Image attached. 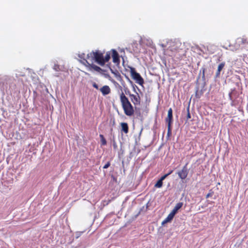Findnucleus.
<instances>
[{
  "mask_svg": "<svg viewBox=\"0 0 248 248\" xmlns=\"http://www.w3.org/2000/svg\"><path fill=\"white\" fill-rule=\"evenodd\" d=\"M90 58H91L92 60H95L101 66H103L106 62L109 60L110 53L109 52H107L105 57H104V53L100 51H93L87 54V59H89Z\"/></svg>",
  "mask_w": 248,
  "mask_h": 248,
  "instance_id": "nucleus-1",
  "label": "nucleus"
},
{
  "mask_svg": "<svg viewBox=\"0 0 248 248\" xmlns=\"http://www.w3.org/2000/svg\"><path fill=\"white\" fill-rule=\"evenodd\" d=\"M120 100L124 114L126 116H132L134 113V107L123 92L120 94Z\"/></svg>",
  "mask_w": 248,
  "mask_h": 248,
  "instance_id": "nucleus-2",
  "label": "nucleus"
},
{
  "mask_svg": "<svg viewBox=\"0 0 248 248\" xmlns=\"http://www.w3.org/2000/svg\"><path fill=\"white\" fill-rule=\"evenodd\" d=\"M130 72L131 76L136 81V82L142 86L144 84V80L140 74L136 72L135 69L133 67H130Z\"/></svg>",
  "mask_w": 248,
  "mask_h": 248,
  "instance_id": "nucleus-3",
  "label": "nucleus"
},
{
  "mask_svg": "<svg viewBox=\"0 0 248 248\" xmlns=\"http://www.w3.org/2000/svg\"><path fill=\"white\" fill-rule=\"evenodd\" d=\"M129 96V98L135 106H139L140 105L141 98L138 93L136 94H132L129 91L126 93Z\"/></svg>",
  "mask_w": 248,
  "mask_h": 248,
  "instance_id": "nucleus-4",
  "label": "nucleus"
},
{
  "mask_svg": "<svg viewBox=\"0 0 248 248\" xmlns=\"http://www.w3.org/2000/svg\"><path fill=\"white\" fill-rule=\"evenodd\" d=\"M188 173V170L187 168V164L184 166L182 169L177 172V174L178 175L180 178L183 180L186 178Z\"/></svg>",
  "mask_w": 248,
  "mask_h": 248,
  "instance_id": "nucleus-5",
  "label": "nucleus"
},
{
  "mask_svg": "<svg viewBox=\"0 0 248 248\" xmlns=\"http://www.w3.org/2000/svg\"><path fill=\"white\" fill-rule=\"evenodd\" d=\"M165 122L167 125H171L173 122L172 109L170 108L168 111L167 117L165 118Z\"/></svg>",
  "mask_w": 248,
  "mask_h": 248,
  "instance_id": "nucleus-6",
  "label": "nucleus"
},
{
  "mask_svg": "<svg viewBox=\"0 0 248 248\" xmlns=\"http://www.w3.org/2000/svg\"><path fill=\"white\" fill-rule=\"evenodd\" d=\"M112 57L113 59V62L114 63H119L120 58L119 54L116 50L115 49H112Z\"/></svg>",
  "mask_w": 248,
  "mask_h": 248,
  "instance_id": "nucleus-7",
  "label": "nucleus"
},
{
  "mask_svg": "<svg viewBox=\"0 0 248 248\" xmlns=\"http://www.w3.org/2000/svg\"><path fill=\"white\" fill-rule=\"evenodd\" d=\"M103 95L108 94L110 93V89L108 85H105L100 89Z\"/></svg>",
  "mask_w": 248,
  "mask_h": 248,
  "instance_id": "nucleus-8",
  "label": "nucleus"
},
{
  "mask_svg": "<svg viewBox=\"0 0 248 248\" xmlns=\"http://www.w3.org/2000/svg\"><path fill=\"white\" fill-rule=\"evenodd\" d=\"M121 131L124 132L125 134H127L129 131V127L126 123H121Z\"/></svg>",
  "mask_w": 248,
  "mask_h": 248,
  "instance_id": "nucleus-9",
  "label": "nucleus"
},
{
  "mask_svg": "<svg viewBox=\"0 0 248 248\" xmlns=\"http://www.w3.org/2000/svg\"><path fill=\"white\" fill-rule=\"evenodd\" d=\"M183 205V202H180L177 203L172 210L171 211V212L174 215H175L177 213L178 210L182 207Z\"/></svg>",
  "mask_w": 248,
  "mask_h": 248,
  "instance_id": "nucleus-10",
  "label": "nucleus"
},
{
  "mask_svg": "<svg viewBox=\"0 0 248 248\" xmlns=\"http://www.w3.org/2000/svg\"><path fill=\"white\" fill-rule=\"evenodd\" d=\"M88 70L90 71H92L93 70L97 72H101L102 71V69L100 67L93 64L91 65Z\"/></svg>",
  "mask_w": 248,
  "mask_h": 248,
  "instance_id": "nucleus-11",
  "label": "nucleus"
},
{
  "mask_svg": "<svg viewBox=\"0 0 248 248\" xmlns=\"http://www.w3.org/2000/svg\"><path fill=\"white\" fill-rule=\"evenodd\" d=\"M225 66V62H221L219 64L217 68V70L216 72V77H218L220 75V71L222 70Z\"/></svg>",
  "mask_w": 248,
  "mask_h": 248,
  "instance_id": "nucleus-12",
  "label": "nucleus"
},
{
  "mask_svg": "<svg viewBox=\"0 0 248 248\" xmlns=\"http://www.w3.org/2000/svg\"><path fill=\"white\" fill-rule=\"evenodd\" d=\"M99 137L101 139V143L102 145H106L107 144V141L105 139L104 136L102 134L99 135Z\"/></svg>",
  "mask_w": 248,
  "mask_h": 248,
  "instance_id": "nucleus-13",
  "label": "nucleus"
},
{
  "mask_svg": "<svg viewBox=\"0 0 248 248\" xmlns=\"http://www.w3.org/2000/svg\"><path fill=\"white\" fill-rule=\"evenodd\" d=\"M174 216H175V215H174L173 213L170 212L168 215L167 217L166 218V220H168L169 222H170L172 220V219L173 218Z\"/></svg>",
  "mask_w": 248,
  "mask_h": 248,
  "instance_id": "nucleus-14",
  "label": "nucleus"
},
{
  "mask_svg": "<svg viewBox=\"0 0 248 248\" xmlns=\"http://www.w3.org/2000/svg\"><path fill=\"white\" fill-rule=\"evenodd\" d=\"M81 62L83 65H84L88 68V69H89V68L92 64L88 62V61L85 59H83V61Z\"/></svg>",
  "mask_w": 248,
  "mask_h": 248,
  "instance_id": "nucleus-15",
  "label": "nucleus"
},
{
  "mask_svg": "<svg viewBox=\"0 0 248 248\" xmlns=\"http://www.w3.org/2000/svg\"><path fill=\"white\" fill-rule=\"evenodd\" d=\"M163 185V181L161 180H158L156 183L155 185V187L157 188H160Z\"/></svg>",
  "mask_w": 248,
  "mask_h": 248,
  "instance_id": "nucleus-16",
  "label": "nucleus"
},
{
  "mask_svg": "<svg viewBox=\"0 0 248 248\" xmlns=\"http://www.w3.org/2000/svg\"><path fill=\"white\" fill-rule=\"evenodd\" d=\"M168 126V131H167V137H170L171 135V125H167Z\"/></svg>",
  "mask_w": 248,
  "mask_h": 248,
  "instance_id": "nucleus-17",
  "label": "nucleus"
},
{
  "mask_svg": "<svg viewBox=\"0 0 248 248\" xmlns=\"http://www.w3.org/2000/svg\"><path fill=\"white\" fill-rule=\"evenodd\" d=\"M241 42L243 44H248V36L242 38Z\"/></svg>",
  "mask_w": 248,
  "mask_h": 248,
  "instance_id": "nucleus-18",
  "label": "nucleus"
},
{
  "mask_svg": "<svg viewBox=\"0 0 248 248\" xmlns=\"http://www.w3.org/2000/svg\"><path fill=\"white\" fill-rule=\"evenodd\" d=\"M173 170H170L169 173L167 174H165L164 175L162 176L160 178V180H161L162 181H163L168 176L170 175L172 172Z\"/></svg>",
  "mask_w": 248,
  "mask_h": 248,
  "instance_id": "nucleus-19",
  "label": "nucleus"
},
{
  "mask_svg": "<svg viewBox=\"0 0 248 248\" xmlns=\"http://www.w3.org/2000/svg\"><path fill=\"white\" fill-rule=\"evenodd\" d=\"M191 118V115L189 112V107L187 108V115H186V119L187 120Z\"/></svg>",
  "mask_w": 248,
  "mask_h": 248,
  "instance_id": "nucleus-20",
  "label": "nucleus"
},
{
  "mask_svg": "<svg viewBox=\"0 0 248 248\" xmlns=\"http://www.w3.org/2000/svg\"><path fill=\"white\" fill-rule=\"evenodd\" d=\"M202 71V78H205V69L204 68H202V69L201 70V72Z\"/></svg>",
  "mask_w": 248,
  "mask_h": 248,
  "instance_id": "nucleus-21",
  "label": "nucleus"
},
{
  "mask_svg": "<svg viewBox=\"0 0 248 248\" xmlns=\"http://www.w3.org/2000/svg\"><path fill=\"white\" fill-rule=\"evenodd\" d=\"M110 165V163L109 162H108L103 167V169H107Z\"/></svg>",
  "mask_w": 248,
  "mask_h": 248,
  "instance_id": "nucleus-22",
  "label": "nucleus"
},
{
  "mask_svg": "<svg viewBox=\"0 0 248 248\" xmlns=\"http://www.w3.org/2000/svg\"><path fill=\"white\" fill-rule=\"evenodd\" d=\"M93 86L94 88L96 89L97 90H98V89H99V88H98V85H97L96 83H95V82H93Z\"/></svg>",
  "mask_w": 248,
  "mask_h": 248,
  "instance_id": "nucleus-23",
  "label": "nucleus"
},
{
  "mask_svg": "<svg viewBox=\"0 0 248 248\" xmlns=\"http://www.w3.org/2000/svg\"><path fill=\"white\" fill-rule=\"evenodd\" d=\"M169 222L168 220H166V219L165 218L162 222V225H164L165 224Z\"/></svg>",
  "mask_w": 248,
  "mask_h": 248,
  "instance_id": "nucleus-24",
  "label": "nucleus"
},
{
  "mask_svg": "<svg viewBox=\"0 0 248 248\" xmlns=\"http://www.w3.org/2000/svg\"><path fill=\"white\" fill-rule=\"evenodd\" d=\"M212 193H208L206 196V198H208L209 197L212 196Z\"/></svg>",
  "mask_w": 248,
  "mask_h": 248,
  "instance_id": "nucleus-25",
  "label": "nucleus"
},
{
  "mask_svg": "<svg viewBox=\"0 0 248 248\" xmlns=\"http://www.w3.org/2000/svg\"><path fill=\"white\" fill-rule=\"evenodd\" d=\"M84 54H82L79 55V57L81 59H84Z\"/></svg>",
  "mask_w": 248,
  "mask_h": 248,
  "instance_id": "nucleus-26",
  "label": "nucleus"
},
{
  "mask_svg": "<svg viewBox=\"0 0 248 248\" xmlns=\"http://www.w3.org/2000/svg\"><path fill=\"white\" fill-rule=\"evenodd\" d=\"M229 97H230V98L231 99H232V95H231V93H229Z\"/></svg>",
  "mask_w": 248,
  "mask_h": 248,
  "instance_id": "nucleus-27",
  "label": "nucleus"
},
{
  "mask_svg": "<svg viewBox=\"0 0 248 248\" xmlns=\"http://www.w3.org/2000/svg\"><path fill=\"white\" fill-rule=\"evenodd\" d=\"M85 75H89V74H88L87 73H85Z\"/></svg>",
  "mask_w": 248,
  "mask_h": 248,
  "instance_id": "nucleus-28",
  "label": "nucleus"
}]
</instances>
